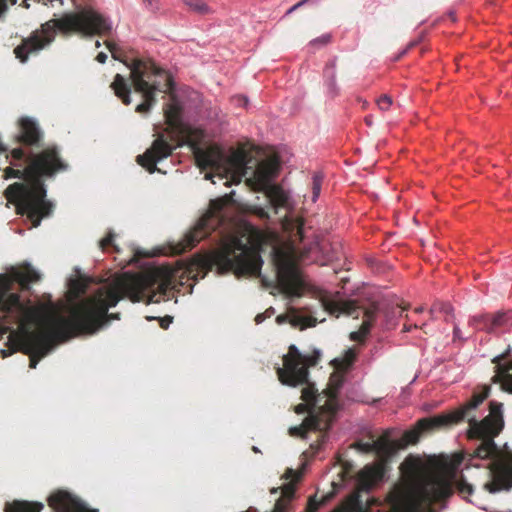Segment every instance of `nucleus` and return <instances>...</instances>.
<instances>
[{
    "instance_id": "obj_50",
    "label": "nucleus",
    "mask_w": 512,
    "mask_h": 512,
    "mask_svg": "<svg viewBox=\"0 0 512 512\" xmlns=\"http://www.w3.org/2000/svg\"><path fill=\"white\" fill-rule=\"evenodd\" d=\"M295 236H297L299 238V240L303 239V227H302V225H299L297 227V232H296Z\"/></svg>"
},
{
    "instance_id": "obj_54",
    "label": "nucleus",
    "mask_w": 512,
    "mask_h": 512,
    "mask_svg": "<svg viewBox=\"0 0 512 512\" xmlns=\"http://www.w3.org/2000/svg\"><path fill=\"white\" fill-rule=\"evenodd\" d=\"M358 334H359L358 332H353V333L351 334V338H352L353 340L358 339Z\"/></svg>"
},
{
    "instance_id": "obj_34",
    "label": "nucleus",
    "mask_w": 512,
    "mask_h": 512,
    "mask_svg": "<svg viewBox=\"0 0 512 512\" xmlns=\"http://www.w3.org/2000/svg\"><path fill=\"white\" fill-rule=\"evenodd\" d=\"M115 235L113 232H109L103 239L100 240L99 246L102 250H106L109 247H113L115 251H118L117 246L113 243Z\"/></svg>"
},
{
    "instance_id": "obj_40",
    "label": "nucleus",
    "mask_w": 512,
    "mask_h": 512,
    "mask_svg": "<svg viewBox=\"0 0 512 512\" xmlns=\"http://www.w3.org/2000/svg\"><path fill=\"white\" fill-rule=\"evenodd\" d=\"M330 38L331 37L328 34L322 35L321 37L312 40L311 44L312 45H316L317 43H319V44H322V45H326L327 43L330 42Z\"/></svg>"
},
{
    "instance_id": "obj_51",
    "label": "nucleus",
    "mask_w": 512,
    "mask_h": 512,
    "mask_svg": "<svg viewBox=\"0 0 512 512\" xmlns=\"http://www.w3.org/2000/svg\"><path fill=\"white\" fill-rule=\"evenodd\" d=\"M453 335H454V339H460L461 338V331L460 329L455 326L454 329H453Z\"/></svg>"
},
{
    "instance_id": "obj_47",
    "label": "nucleus",
    "mask_w": 512,
    "mask_h": 512,
    "mask_svg": "<svg viewBox=\"0 0 512 512\" xmlns=\"http://www.w3.org/2000/svg\"><path fill=\"white\" fill-rule=\"evenodd\" d=\"M96 60L99 62V63H105L106 60H107V55L106 53L104 52H100L98 53V55L96 56Z\"/></svg>"
},
{
    "instance_id": "obj_9",
    "label": "nucleus",
    "mask_w": 512,
    "mask_h": 512,
    "mask_svg": "<svg viewBox=\"0 0 512 512\" xmlns=\"http://www.w3.org/2000/svg\"><path fill=\"white\" fill-rule=\"evenodd\" d=\"M123 297V288L119 285H115L111 287H101L97 289L92 295L74 304L70 309L69 316L65 317V319H72L76 308L83 305L87 310L85 319H92L95 322V327L92 331H76L72 329L71 335L75 337L82 334H94L109 320H118L120 318L119 313L109 314L108 310L110 307L116 306L117 303L123 299Z\"/></svg>"
},
{
    "instance_id": "obj_14",
    "label": "nucleus",
    "mask_w": 512,
    "mask_h": 512,
    "mask_svg": "<svg viewBox=\"0 0 512 512\" xmlns=\"http://www.w3.org/2000/svg\"><path fill=\"white\" fill-rule=\"evenodd\" d=\"M320 351L315 350L311 355H303L295 345H291L288 353L283 356V367L277 368L280 382L287 386L296 387L308 381V368L315 366L320 360Z\"/></svg>"
},
{
    "instance_id": "obj_22",
    "label": "nucleus",
    "mask_w": 512,
    "mask_h": 512,
    "mask_svg": "<svg viewBox=\"0 0 512 512\" xmlns=\"http://www.w3.org/2000/svg\"><path fill=\"white\" fill-rule=\"evenodd\" d=\"M356 357V350L353 348H349L341 357L333 359L331 361V365L333 366L335 371L346 374L353 366Z\"/></svg>"
},
{
    "instance_id": "obj_8",
    "label": "nucleus",
    "mask_w": 512,
    "mask_h": 512,
    "mask_svg": "<svg viewBox=\"0 0 512 512\" xmlns=\"http://www.w3.org/2000/svg\"><path fill=\"white\" fill-rule=\"evenodd\" d=\"M110 87L124 105L131 104L130 94L133 87L135 92L140 93L143 97V102L136 106L135 111L138 113H148L157 102V92L171 93L173 90V80L171 79L169 85H166L163 75H147L142 77L136 70L134 71L133 82H129L127 78L118 73L114 76Z\"/></svg>"
},
{
    "instance_id": "obj_3",
    "label": "nucleus",
    "mask_w": 512,
    "mask_h": 512,
    "mask_svg": "<svg viewBox=\"0 0 512 512\" xmlns=\"http://www.w3.org/2000/svg\"><path fill=\"white\" fill-rule=\"evenodd\" d=\"M490 394V387H483L482 391L475 392L472 398L458 409L419 420L418 427L421 431H429L435 428L447 427L458 424L467 419L469 424L468 437L481 440L478 447L471 455V459H491L488 464L491 480L484 484V489L489 493L508 490L512 487V464L504 460L501 449L496 445L494 438L500 434L504 427L503 404L497 401L489 403V414L478 421L473 413Z\"/></svg>"
},
{
    "instance_id": "obj_18",
    "label": "nucleus",
    "mask_w": 512,
    "mask_h": 512,
    "mask_svg": "<svg viewBox=\"0 0 512 512\" xmlns=\"http://www.w3.org/2000/svg\"><path fill=\"white\" fill-rule=\"evenodd\" d=\"M19 128L20 132L17 139L21 144L27 146L40 145L43 138V133L34 120L28 117L21 118L19 121Z\"/></svg>"
},
{
    "instance_id": "obj_42",
    "label": "nucleus",
    "mask_w": 512,
    "mask_h": 512,
    "mask_svg": "<svg viewBox=\"0 0 512 512\" xmlns=\"http://www.w3.org/2000/svg\"><path fill=\"white\" fill-rule=\"evenodd\" d=\"M173 318L171 316H165L163 318H160V327L163 329H167L169 325L172 323Z\"/></svg>"
},
{
    "instance_id": "obj_33",
    "label": "nucleus",
    "mask_w": 512,
    "mask_h": 512,
    "mask_svg": "<svg viewBox=\"0 0 512 512\" xmlns=\"http://www.w3.org/2000/svg\"><path fill=\"white\" fill-rule=\"evenodd\" d=\"M330 496H325L321 501H317L316 496H311L308 499L306 512H316L319 507L324 504Z\"/></svg>"
},
{
    "instance_id": "obj_37",
    "label": "nucleus",
    "mask_w": 512,
    "mask_h": 512,
    "mask_svg": "<svg viewBox=\"0 0 512 512\" xmlns=\"http://www.w3.org/2000/svg\"><path fill=\"white\" fill-rule=\"evenodd\" d=\"M377 105L378 107L383 110V111H386L390 108V106L392 105V98L388 95H382L378 101H377Z\"/></svg>"
},
{
    "instance_id": "obj_20",
    "label": "nucleus",
    "mask_w": 512,
    "mask_h": 512,
    "mask_svg": "<svg viewBox=\"0 0 512 512\" xmlns=\"http://www.w3.org/2000/svg\"><path fill=\"white\" fill-rule=\"evenodd\" d=\"M48 503L55 512H79L84 508L80 500L63 491L51 495Z\"/></svg>"
},
{
    "instance_id": "obj_48",
    "label": "nucleus",
    "mask_w": 512,
    "mask_h": 512,
    "mask_svg": "<svg viewBox=\"0 0 512 512\" xmlns=\"http://www.w3.org/2000/svg\"><path fill=\"white\" fill-rule=\"evenodd\" d=\"M308 405H309V404H307L306 402H305V404H299L298 406H296L295 411H296L297 413H303L304 411H306V410H307Z\"/></svg>"
},
{
    "instance_id": "obj_6",
    "label": "nucleus",
    "mask_w": 512,
    "mask_h": 512,
    "mask_svg": "<svg viewBox=\"0 0 512 512\" xmlns=\"http://www.w3.org/2000/svg\"><path fill=\"white\" fill-rule=\"evenodd\" d=\"M280 170L277 156L256 161L246 143L226 148V187L239 184L245 178L244 186L254 192H263L270 207L276 211L288 204L287 193L273 183Z\"/></svg>"
},
{
    "instance_id": "obj_49",
    "label": "nucleus",
    "mask_w": 512,
    "mask_h": 512,
    "mask_svg": "<svg viewBox=\"0 0 512 512\" xmlns=\"http://www.w3.org/2000/svg\"><path fill=\"white\" fill-rule=\"evenodd\" d=\"M257 214L260 218H268V212L264 208L257 209Z\"/></svg>"
},
{
    "instance_id": "obj_10",
    "label": "nucleus",
    "mask_w": 512,
    "mask_h": 512,
    "mask_svg": "<svg viewBox=\"0 0 512 512\" xmlns=\"http://www.w3.org/2000/svg\"><path fill=\"white\" fill-rule=\"evenodd\" d=\"M261 250L259 239L248 237L247 242L242 243L226 232V273L233 271L237 277L261 276Z\"/></svg>"
},
{
    "instance_id": "obj_55",
    "label": "nucleus",
    "mask_w": 512,
    "mask_h": 512,
    "mask_svg": "<svg viewBox=\"0 0 512 512\" xmlns=\"http://www.w3.org/2000/svg\"><path fill=\"white\" fill-rule=\"evenodd\" d=\"M418 42L413 41L408 45V49H411L412 47L416 46Z\"/></svg>"
},
{
    "instance_id": "obj_12",
    "label": "nucleus",
    "mask_w": 512,
    "mask_h": 512,
    "mask_svg": "<svg viewBox=\"0 0 512 512\" xmlns=\"http://www.w3.org/2000/svg\"><path fill=\"white\" fill-rule=\"evenodd\" d=\"M271 260L275 274L271 279L262 277L263 284L277 289L287 298L300 297L303 283L292 252L275 246L271 251Z\"/></svg>"
},
{
    "instance_id": "obj_29",
    "label": "nucleus",
    "mask_w": 512,
    "mask_h": 512,
    "mask_svg": "<svg viewBox=\"0 0 512 512\" xmlns=\"http://www.w3.org/2000/svg\"><path fill=\"white\" fill-rule=\"evenodd\" d=\"M184 4L199 14L210 12V8L203 0H184Z\"/></svg>"
},
{
    "instance_id": "obj_45",
    "label": "nucleus",
    "mask_w": 512,
    "mask_h": 512,
    "mask_svg": "<svg viewBox=\"0 0 512 512\" xmlns=\"http://www.w3.org/2000/svg\"><path fill=\"white\" fill-rule=\"evenodd\" d=\"M358 447L364 452H370L373 449V445L369 443H358Z\"/></svg>"
},
{
    "instance_id": "obj_32",
    "label": "nucleus",
    "mask_w": 512,
    "mask_h": 512,
    "mask_svg": "<svg viewBox=\"0 0 512 512\" xmlns=\"http://www.w3.org/2000/svg\"><path fill=\"white\" fill-rule=\"evenodd\" d=\"M323 177L320 174H314L312 182V201L315 202L320 195Z\"/></svg>"
},
{
    "instance_id": "obj_24",
    "label": "nucleus",
    "mask_w": 512,
    "mask_h": 512,
    "mask_svg": "<svg viewBox=\"0 0 512 512\" xmlns=\"http://www.w3.org/2000/svg\"><path fill=\"white\" fill-rule=\"evenodd\" d=\"M289 323L293 327L300 326L301 328L313 327L316 325V319L310 316H301L297 313L296 309H289Z\"/></svg>"
},
{
    "instance_id": "obj_41",
    "label": "nucleus",
    "mask_w": 512,
    "mask_h": 512,
    "mask_svg": "<svg viewBox=\"0 0 512 512\" xmlns=\"http://www.w3.org/2000/svg\"><path fill=\"white\" fill-rule=\"evenodd\" d=\"M144 5L150 11L158 10V0H142Z\"/></svg>"
},
{
    "instance_id": "obj_25",
    "label": "nucleus",
    "mask_w": 512,
    "mask_h": 512,
    "mask_svg": "<svg viewBox=\"0 0 512 512\" xmlns=\"http://www.w3.org/2000/svg\"><path fill=\"white\" fill-rule=\"evenodd\" d=\"M43 504L40 502H18L5 509V512H41Z\"/></svg>"
},
{
    "instance_id": "obj_59",
    "label": "nucleus",
    "mask_w": 512,
    "mask_h": 512,
    "mask_svg": "<svg viewBox=\"0 0 512 512\" xmlns=\"http://www.w3.org/2000/svg\"><path fill=\"white\" fill-rule=\"evenodd\" d=\"M96 47H100V42L99 41L96 42Z\"/></svg>"
},
{
    "instance_id": "obj_4",
    "label": "nucleus",
    "mask_w": 512,
    "mask_h": 512,
    "mask_svg": "<svg viewBox=\"0 0 512 512\" xmlns=\"http://www.w3.org/2000/svg\"><path fill=\"white\" fill-rule=\"evenodd\" d=\"M15 161H23L25 166L19 164V168L7 167L4 170L5 178L24 179L25 182H15L9 185L4 195L6 199L15 205L16 213L26 215L33 227H38L44 217L52 214L54 205L46 199L44 178L55 176L59 172L66 171L68 164L61 158L57 146L52 145L38 153L25 157L21 148L11 151ZM18 166L16 163H12Z\"/></svg>"
},
{
    "instance_id": "obj_58",
    "label": "nucleus",
    "mask_w": 512,
    "mask_h": 512,
    "mask_svg": "<svg viewBox=\"0 0 512 512\" xmlns=\"http://www.w3.org/2000/svg\"><path fill=\"white\" fill-rule=\"evenodd\" d=\"M23 6H24V7H26V8H28V7H29V4L26 2V0H24V2H23Z\"/></svg>"
},
{
    "instance_id": "obj_7",
    "label": "nucleus",
    "mask_w": 512,
    "mask_h": 512,
    "mask_svg": "<svg viewBox=\"0 0 512 512\" xmlns=\"http://www.w3.org/2000/svg\"><path fill=\"white\" fill-rule=\"evenodd\" d=\"M57 29L65 34L80 32L91 36L108 34L112 27L104 16L92 9L79 13H67L60 19H51L45 22L39 30L23 39L22 43L14 49L16 58L25 63L29 55L38 53L54 41Z\"/></svg>"
},
{
    "instance_id": "obj_11",
    "label": "nucleus",
    "mask_w": 512,
    "mask_h": 512,
    "mask_svg": "<svg viewBox=\"0 0 512 512\" xmlns=\"http://www.w3.org/2000/svg\"><path fill=\"white\" fill-rule=\"evenodd\" d=\"M345 381V373L335 371L330 377L331 389L329 400L325 407L327 411H319L314 413L309 412V415L304 419L301 425L293 426L289 429V434L294 437H306L311 431L319 432L317 440L310 445V448L316 453L321 446L325 443L327 438V431L331 426L334 414L337 411L335 400L337 393Z\"/></svg>"
},
{
    "instance_id": "obj_27",
    "label": "nucleus",
    "mask_w": 512,
    "mask_h": 512,
    "mask_svg": "<svg viewBox=\"0 0 512 512\" xmlns=\"http://www.w3.org/2000/svg\"><path fill=\"white\" fill-rule=\"evenodd\" d=\"M226 208L228 206H235L236 209L239 211H246L248 210V205L243 202L241 198L237 197V193L235 190L230 191L229 193H226Z\"/></svg>"
},
{
    "instance_id": "obj_30",
    "label": "nucleus",
    "mask_w": 512,
    "mask_h": 512,
    "mask_svg": "<svg viewBox=\"0 0 512 512\" xmlns=\"http://www.w3.org/2000/svg\"><path fill=\"white\" fill-rule=\"evenodd\" d=\"M248 103L247 96L242 94L234 95L230 98V105L233 106L235 110H240V112L247 109Z\"/></svg>"
},
{
    "instance_id": "obj_31",
    "label": "nucleus",
    "mask_w": 512,
    "mask_h": 512,
    "mask_svg": "<svg viewBox=\"0 0 512 512\" xmlns=\"http://www.w3.org/2000/svg\"><path fill=\"white\" fill-rule=\"evenodd\" d=\"M453 308L451 304L445 303V302H436L432 305L430 312L432 314L435 313H444L446 315H449L452 312Z\"/></svg>"
},
{
    "instance_id": "obj_46",
    "label": "nucleus",
    "mask_w": 512,
    "mask_h": 512,
    "mask_svg": "<svg viewBox=\"0 0 512 512\" xmlns=\"http://www.w3.org/2000/svg\"><path fill=\"white\" fill-rule=\"evenodd\" d=\"M6 1L7 0H0V15L2 13H4L7 9V4H6ZM38 2H40V0H37ZM11 3L12 4H15L16 3V0H11Z\"/></svg>"
},
{
    "instance_id": "obj_35",
    "label": "nucleus",
    "mask_w": 512,
    "mask_h": 512,
    "mask_svg": "<svg viewBox=\"0 0 512 512\" xmlns=\"http://www.w3.org/2000/svg\"><path fill=\"white\" fill-rule=\"evenodd\" d=\"M341 466H342V471L340 474H341L342 480L345 481L349 478H352V473L354 470L353 464L349 461H343Z\"/></svg>"
},
{
    "instance_id": "obj_44",
    "label": "nucleus",
    "mask_w": 512,
    "mask_h": 512,
    "mask_svg": "<svg viewBox=\"0 0 512 512\" xmlns=\"http://www.w3.org/2000/svg\"><path fill=\"white\" fill-rule=\"evenodd\" d=\"M276 322L278 324H284L289 322V313L288 314H281L276 317Z\"/></svg>"
},
{
    "instance_id": "obj_21",
    "label": "nucleus",
    "mask_w": 512,
    "mask_h": 512,
    "mask_svg": "<svg viewBox=\"0 0 512 512\" xmlns=\"http://www.w3.org/2000/svg\"><path fill=\"white\" fill-rule=\"evenodd\" d=\"M507 357L506 353L493 358L492 362L496 364V375L492 378L494 383H501L504 391L512 394V362L502 365L501 361Z\"/></svg>"
},
{
    "instance_id": "obj_17",
    "label": "nucleus",
    "mask_w": 512,
    "mask_h": 512,
    "mask_svg": "<svg viewBox=\"0 0 512 512\" xmlns=\"http://www.w3.org/2000/svg\"><path fill=\"white\" fill-rule=\"evenodd\" d=\"M508 321L506 313L497 312L492 315H476L473 316L469 323L476 330H483L488 333H496L498 329L503 327Z\"/></svg>"
},
{
    "instance_id": "obj_16",
    "label": "nucleus",
    "mask_w": 512,
    "mask_h": 512,
    "mask_svg": "<svg viewBox=\"0 0 512 512\" xmlns=\"http://www.w3.org/2000/svg\"><path fill=\"white\" fill-rule=\"evenodd\" d=\"M284 478L289 480V482L281 487V497L276 501L272 512H288L291 501L295 497L296 483L301 480L302 473L288 468Z\"/></svg>"
},
{
    "instance_id": "obj_26",
    "label": "nucleus",
    "mask_w": 512,
    "mask_h": 512,
    "mask_svg": "<svg viewBox=\"0 0 512 512\" xmlns=\"http://www.w3.org/2000/svg\"><path fill=\"white\" fill-rule=\"evenodd\" d=\"M153 280L154 282L160 280L159 288L165 290L171 284V271L168 269H157L153 273Z\"/></svg>"
},
{
    "instance_id": "obj_28",
    "label": "nucleus",
    "mask_w": 512,
    "mask_h": 512,
    "mask_svg": "<svg viewBox=\"0 0 512 512\" xmlns=\"http://www.w3.org/2000/svg\"><path fill=\"white\" fill-rule=\"evenodd\" d=\"M306 384H307V386L302 389L301 398L307 404L314 406L316 398H317V390L315 389V387L312 384H310L308 382Z\"/></svg>"
},
{
    "instance_id": "obj_1",
    "label": "nucleus",
    "mask_w": 512,
    "mask_h": 512,
    "mask_svg": "<svg viewBox=\"0 0 512 512\" xmlns=\"http://www.w3.org/2000/svg\"><path fill=\"white\" fill-rule=\"evenodd\" d=\"M41 274L28 262L10 267L0 274V311L7 323L2 327L8 333V349L1 350L3 358L20 351L29 356V367L35 369L55 342L66 341L73 336L71 330L92 331L94 321L85 319L87 310L76 308L72 319L56 316L52 304L33 303L21 293L29 292L31 284L39 282Z\"/></svg>"
},
{
    "instance_id": "obj_56",
    "label": "nucleus",
    "mask_w": 512,
    "mask_h": 512,
    "mask_svg": "<svg viewBox=\"0 0 512 512\" xmlns=\"http://www.w3.org/2000/svg\"><path fill=\"white\" fill-rule=\"evenodd\" d=\"M279 488H272L270 490L271 494H276L278 492Z\"/></svg>"
},
{
    "instance_id": "obj_57",
    "label": "nucleus",
    "mask_w": 512,
    "mask_h": 512,
    "mask_svg": "<svg viewBox=\"0 0 512 512\" xmlns=\"http://www.w3.org/2000/svg\"><path fill=\"white\" fill-rule=\"evenodd\" d=\"M2 151H5V147L2 145V143L0 142V152Z\"/></svg>"
},
{
    "instance_id": "obj_52",
    "label": "nucleus",
    "mask_w": 512,
    "mask_h": 512,
    "mask_svg": "<svg viewBox=\"0 0 512 512\" xmlns=\"http://www.w3.org/2000/svg\"><path fill=\"white\" fill-rule=\"evenodd\" d=\"M377 445H379V446H380V447H379L380 449L384 450V449H386V446H388V443H386V442L380 443V442H379V443H377Z\"/></svg>"
},
{
    "instance_id": "obj_43",
    "label": "nucleus",
    "mask_w": 512,
    "mask_h": 512,
    "mask_svg": "<svg viewBox=\"0 0 512 512\" xmlns=\"http://www.w3.org/2000/svg\"><path fill=\"white\" fill-rule=\"evenodd\" d=\"M335 67H336V63H335V60H331L327 65H326V69H325V73H329V71L331 70V77L334 78V70H335Z\"/></svg>"
},
{
    "instance_id": "obj_53",
    "label": "nucleus",
    "mask_w": 512,
    "mask_h": 512,
    "mask_svg": "<svg viewBox=\"0 0 512 512\" xmlns=\"http://www.w3.org/2000/svg\"><path fill=\"white\" fill-rule=\"evenodd\" d=\"M79 512H96V511H95V510L88 509V508H86V506L84 505V508H83L81 511H79Z\"/></svg>"
},
{
    "instance_id": "obj_38",
    "label": "nucleus",
    "mask_w": 512,
    "mask_h": 512,
    "mask_svg": "<svg viewBox=\"0 0 512 512\" xmlns=\"http://www.w3.org/2000/svg\"><path fill=\"white\" fill-rule=\"evenodd\" d=\"M216 258L218 273L224 274V246L219 248Z\"/></svg>"
},
{
    "instance_id": "obj_13",
    "label": "nucleus",
    "mask_w": 512,
    "mask_h": 512,
    "mask_svg": "<svg viewBox=\"0 0 512 512\" xmlns=\"http://www.w3.org/2000/svg\"><path fill=\"white\" fill-rule=\"evenodd\" d=\"M224 224V196L212 199L205 213L198 219L183 238L171 245V253L180 255L193 249L202 239L218 229L222 243Z\"/></svg>"
},
{
    "instance_id": "obj_36",
    "label": "nucleus",
    "mask_w": 512,
    "mask_h": 512,
    "mask_svg": "<svg viewBox=\"0 0 512 512\" xmlns=\"http://www.w3.org/2000/svg\"><path fill=\"white\" fill-rule=\"evenodd\" d=\"M420 436L419 430H410L404 433L403 439L407 444H415Z\"/></svg>"
},
{
    "instance_id": "obj_5",
    "label": "nucleus",
    "mask_w": 512,
    "mask_h": 512,
    "mask_svg": "<svg viewBox=\"0 0 512 512\" xmlns=\"http://www.w3.org/2000/svg\"><path fill=\"white\" fill-rule=\"evenodd\" d=\"M163 111L167 125L179 133L180 140L174 145L173 136L169 141L163 133H159L151 147L144 154L137 156V163L151 174L155 171L160 172V169L156 167L158 162L172 155L177 147L188 145L197 165L202 170H210L205 174V179L212 180L215 176L220 179L224 178V151L216 145L202 147L205 138L204 131L181 122V107L176 101L166 104Z\"/></svg>"
},
{
    "instance_id": "obj_39",
    "label": "nucleus",
    "mask_w": 512,
    "mask_h": 512,
    "mask_svg": "<svg viewBox=\"0 0 512 512\" xmlns=\"http://www.w3.org/2000/svg\"><path fill=\"white\" fill-rule=\"evenodd\" d=\"M273 314H274V308H273V307H270V308H268L264 313H260V314L256 315V317H255V322H256L257 324H260V323H262L266 318L271 317Z\"/></svg>"
},
{
    "instance_id": "obj_2",
    "label": "nucleus",
    "mask_w": 512,
    "mask_h": 512,
    "mask_svg": "<svg viewBox=\"0 0 512 512\" xmlns=\"http://www.w3.org/2000/svg\"><path fill=\"white\" fill-rule=\"evenodd\" d=\"M404 483L396 484L388 494L390 512H434L432 504L452 495L455 485L458 493L466 498L472 495L473 486L461 475L451 479L433 475L417 457L408 456L400 465ZM384 477L383 467L367 465L357 475L356 492L346 504L331 512H368L359 493L369 492Z\"/></svg>"
},
{
    "instance_id": "obj_15",
    "label": "nucleus",
    "mask_w": 512,
    "mask_h": 512,
    "mask_svg": "<svg viewBox=\"0 0 512 512\" xmlns=\"http://www.w3.org/2000/svg\"><path fill=\"white\" fill-rule=\"evenodd\" d=\"M105 45L115 60L122 62L127 68H129V82L134 81V71H136V69L142 77L147 75H163L166 80V85H169L171 82V75L166 70L158 67L151 59L130 57L126 52L119 48L116 43L109 40L105 41Z\"/></svg>"
},
{
    "instance_id": "obj_23",
    "label": "nucleus",
    "mask_w": 512,
    "mask_h": 512,
    "mask_svg": "<svg viewBox=\"0 0 512 512\" xmlns=\"http://www.w3.org/2000/svg\"><path fill=\"white\" fill-rule=\"evenodd\" d=\"M362 312L364 319L359 332L363 335H367L376 320L377 314L379 312V306L377 303L373 302L368 307L364 308Z\"/></svg>"
},
{
    "instance_id": "obj_19",
    "label": "nucleus",
    "mask_w": 512,
    "mask_h": 512,
    "mask_svg": "<svg viewBox=\"0 0 512 512\" xmlns=\"http://www.w3.org/2000/svg\"><path fill=\"white\" fill-rule=\"evenodd\" d=\"M323 308L331 315L339 317L341 314L358 318L361 308L356 305L355 301H337L330 296L325 295L321 298Z\"/></svg>"
}]
</instances>
